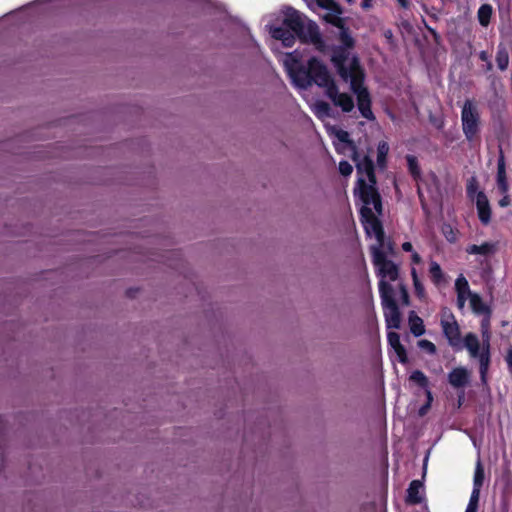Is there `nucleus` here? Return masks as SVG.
I'll return each instance as SVG.
<instances>
[{"label": "nucleus", "instance_id": "17", "mask_svg": "<svg viewBox=\"0 0 512 512\" xmlns=\"http://www.w3.org/2000/svg\"><path fill=\"white\" fill-rule=\"evenodd\" d=\"M448 381L454 388H462L469 382L468 370L464 367H456L448 374Z\"/></svg>", "mask_w": 512, "mask_h": 512}, {"label": "nucleus", "instance_id": "23", "mask_svg": "<svg viewBox=\"0 0 512 512\" xmlns=\"http://www.w3.org/2000/svg\"><path fill=\"white\" fill-rule=\"evenodd\" d=\"M496 63H497V67L501 70V71H504L508 68V65H509V53H508V49L507 47L500 43L497 47V52H496Z\"/></svg>", "mask_w": 512, "mask_h": 512}, {"label": "nucleus", "instance_id": "53", "mask_svg": "<svg viewBox=\"0 0 512 512\" xmlns=\"http://www.w3.org/2000/svg\"><path fill=\"white\" fill-rule=\"evenodd\" d=\"M401 247H402V250L405 252L413 251V245L410 242H404Z\"/></svg>", "mask_w": 512, "mask_h": 512}, {"label": "nucleus", "instance_id": "10", "mask_svg": "<svg viewBox=\"0 0 512 512\" xmlns=\"http://www.w3.org/2000/svg\"><path fill=\"white\" fill-rule=\"evenodd\" d=\"M450 317L451 321L445 319L441 320L442 331L448 340L449 345L455 350H461L463 345L461 341L460 328L457 321L455 320L454 315L451 314Z\"/></svg>", "mask_w": 512, "mask_h": 512}, {"label": "nucleus", "instance_id": "58", "mask_svg": "<svg viewBox=\"0 0 512 512\" xmlns=\"http://www.w3.org/2000/svg\"><path fill=\"white\" fill-rule=\"evenodd\" d=\"M137 291H138V289H132V288H130V289H128V290L126 291V295H127L128 297H130V298H133V297L135 296V294H136V292H137Z\"/></svg>", "mask_w": 512, "mask_h": 512}, {"label": "nucleus", "instance_id": "32", "mask_svg": "<svg viewBox=\"0 0 512 512\" xmlns=\"http://www.w3.org/2000/svg\"><path fill=\"white\" fill-rule=\"evenodd\" d=\"M478 188H479V183H478L477 178L475 176L470 177L466 183L467 198L470 199L471 201H474L476 199L477 193L481 191V190H478Z\"/></svg>", "mask_w": 512, "mask_h": 512}, {"label": "nucleus", "instance_id": "36", "mask_svg": "<svg viewBox=\"0 0 512 512\" xmlns=\"http://www.w3.org/2000/svg\"><path fill=\"white\" fill-rule=\"evenodd\" d=\"M480 493L473 489L465 512H477L479 506Z\"/></svg>", "mask_w": 512, "mask_h": 512}, {"label": "nucleus", "instance_id": "21", "mask_svg": "<svg viewBox=\"0 0 512 512\" xmlns=\"http://www.w3.org/2000/svg\"><path fill=\"white\" fill-rule=\"evenodd\" d=\"M470 306L474 313L483 314V315H491L490 308L483 302L482 298L476 294H470Z\"/></svg>", "mask_w": 512, "mask_h": 512}, {"label": "nucleus", "instance_id": "24", "mask_svg": "<svg viewBox=\"0 0 512 512\" xmlns=\"http://www.w3.org/2000/svg\"><path fill=\"white\" fill-rule=\"evenodd\" d=\"M468 254L489 255L495 252V245L490 242H484L481 245L472 244L466 248Z\"/></svg>", "mask_w": 512, "mask_h": 512}, {"label": "nucleus", "instance_id": "22", "mask_svg": "<svg viewBox=\"0 0 512 512\" xmlns=\"http://www.w3.org/2000/svg\"><path fill=\"white\" fill-rule=\"evenodd\" d=\"M464 346L469 351L470 356L476 358L481 353L478 337L474 333H468L464 338Z\"/></svg>", "mask_w": 512, "mask_h": 512}, {"label": "nucleus", "instance_id": "55", "mask_svg": "<svg viewBox=\"0 0 512 512\" xmlns=\"http://www.w3.org/2000/svg\"><path fill=\"white\" fill-rule=\"evenodd\" d=\"M479 59H480L481 61H484V62L489 61V55H488V53H487L486 51H481V52L479 53Z\"/></svg>", "mask_w": 512, "mask_h": 512}, {"label": "nucleus", "instance_id": "50", "mask_svg": "<svg viewBox=\"0 0 512 512\" xmlns=\"http://www.w3.org/2000/svg\"><path fill=\"white\" fill-rule=\"evenodd\" d=\"M424 391H425V395H426V403H429L430 405H432L433 394H432L430 387L424 389Z\"/></svg>", "mask_w": 512, "mask_h": 512}, {"label": "nucleus", "instance_id": "2", "mask_svg": "<svg viewBox=\"0 0 512 512\" xmlns=\"http://www.w3.org/2000/svg\"><path fill=\"white\" fill-rule=\"evenodd\" d=\"M379 293L388 329H399L401 312L394 297L393 286L388 281H379Z\"/></svg>", "mask_w": 512, "mask_h": 512}, {"label": "nucleus", "instance_id": "52", "mask_svg": "<svg viewBox=\"0 0 512 512\" xmlns=\"http://www.w3.org/2000/svg\"><path fill=\"white\" fill-rule=\"evenodd\" d=\"M430 408H431V405L429 403H425L424 405H422L419 408V415L420 416L426 415Z\"/></svg>", "mask_w": 512, "mask_h": 512}, {"label": "nucleus", "instance_id": "28", "mask_svg": "<svg viewBox=\"0 0 512 512\" xmlns=\"http://www.w3.org/2000/svg\"><path fill=\"white\" fill-rule=\"evenodd\" d=\"M409 380L422 389L428 388L430 384L428 377L421 370H414L410 374Z\"/></svg>", "mask_w": 512, "mask_h": 512}, {"label": "nucleus", "instance_id": "5", "mask_svg": "<svg viewBox=\"0 0 512 512\" xmlns=\"http://www.w3.org/2000/svg\"><path fill=\"white\" fill-rule=\"evenodd\" d=\"M355 196H358L363 206L373 205L375 211L382 214V200L376 188V184L367 183L364 178L359 177L354 188Z\"/></svg>", "mask_w": 512, "mask_h": 512}, {"label": "nucleus", "instance_id": "14", "mask_svg": "<svg viewBox=\"0 0 512 512\" xmlns=\"http://www.w3.org/2000/svg\"><path fill=\"white\" fill-rule=\"evenodd\" d=\"M289 74L296 86L300 88H307L311 85L309 62L307 63V67L301 64H298L295 67H290Z\"/></svg>", "mask_w": 512, "mask_h": 512}, {"label": "nucleus", "instance_id": "40", "mask_svg": "<svg viewBox=\"0 0 512 512\" xmlns=\"http://www.w3.org/2000/svg\"><path fill=\"white\" fill-rule=\"evenodd\" d=\"M325 19L328 23L335 26L339 30L346 27L345 20L343 18L339 17L338 15H327Z\"/></svg>", "mask_w": 512, "mask_h": 512}, {"label": "nucleus", "instance_id": "18", "mask_svg": "<svg viewBox=\"0 0 512 512\" xmlns=\"http://www.w3.org/2000/svg\"><path fill=\"white\" fill-rule=\"evenodd\" d=\"M424 487L423 483L420 480H413L410 482L409 487L407 489L406 503L410 505L420 504L423 501V496L421 492H423Z\"/></svg>", "mask_w": 512, "mask_h": 512}, {"label": "nucleus", "instance_id": "9", "mask_svg": "<svg viewBox=\"0 0 512 512\" xmlns=\"http://www.w3.org/2000/svg\"><path fill=\"white\" fill-rule=\"evenodd\" d=\"M350 80L351 90L357 95L363 89H367L364 86L365 73L360 65L358 57L354 56L350 62L349 69L347 70L346 78L344 81Z\"/></svg>", "mask_w": 512, "mask_h": 512}, {"label": "nucleus", "instance_id": "13", "mask_svg": "<svg viewBox=\"0 0 512 512\" xmlns=\"http://www.w3.org/2000/svg\"><path fill=\"white\" fill-rule=\"evenodd\" d=\"M349 52L345 47H334L331 55V62L337 70V73L342 79L346 78L347 70L346 61L348 60Z\"/></svg>", "mask_w": 512, "mask_h": 512}, {"label": "nucleus", "instance_id": "31", "mask_svg": "<svg viewBox=\"0 0 512 512\" xmlns=\"http://www.w3.org/2000/svg\"><path fill=\"white\" fill-rule=\"evenodd\" d=\"M429 274H430L431 281L435 285H438L443 281V278H444L443 271H442L440 265L435 261H432L430 263Z\"/></svg>", "mask_w": 512, "mask_h": 512}, {"label": "nucleus", "instance_id": "27", "mask_svg": "<svg viewBox=\"0 0 512 512\" xmlns=\"http://www.w3.org/2000/svg\"><path fill=\"white\" fill-rule=\"evenodd\" d=\"M406 161L408 166V171L412 178L415 181H418L421 178V168L418 163V159L416 156L408 154L406 155Z\"/></svg>", "mask_w": 512, "mask_h": 512}, {"label": "nucleus", "instance_id": "63", "mask_svg": "<svg viewBox=\"0 0 512 512\" xmlns=\"http://www.w3.org/2000/svg\"><path fill=\"white\" fill-rule=\"evenodd\" d=\"M462 398H463V395L459 397V400H458L459 406H461Z\"/></svg>", "mask_w": 512, "mask_h": 512}, {"label": "nucleus", "instance_id": "11", "mask_svg": "<svg viewBox=\"0 0 512 512\" xmlns=\"http://www.w3.org/2000/svg\"><path fill=\"white\" fill-rule=\"evenodd\" d=\"M326 96L333 102L337 107H340L343 112L349 113L354 109V100L348 93L339 92L338 86L331 85L325 91Z\"/></svg>", "mask_w": 512, "mask_h": 512}, {"label": "nucleus", "instance_id": "35", "mask_svg": "<svg viewBox=\"0 0 512 512\" xmlns=\"http://www.w3.org/2000/svg\"><path fill=\"white\" fill-rule=\"evenodd\" d=\"M335 136L340 142L346 144L349 147V149L351 150V153L353 151H355L356 149H358L357 146L355 145L354 141L351 140L350 135L347 131L338 129L335 131Z\"/></svg>", "mask_w": 512, "mask_h": 512}, {"label": "nucleus", "instance_id": "51", "mask_svg": "<svg viewBox=\"0 0 512 512\" xmlns=\"http://www.w3.org/2000/svg\"><path fill=\"white\" fill-rule=\"evenodd\" d=\"M411 261L413 264L418 265L422 262V258L417 252H413L411 255Z\"/></svg>", "mask_w": 512, "mask_h": 512}, {"label": "nucleus", "instance_id": "16", "mask_svg": "<svg viewBox=\"0 0 512 512\" xmlns=\"http://www.w3.org/2000/svg\"><path fill=\"white\" fill-rule=\"evenodd\" d=\"M387 340L389 345L397 354L399 362L402 364H406L408 362V355L405 347L402 345L400 341V335L397 332L389 331L387 333Z\"/></svg>", "mask_w": 512, "mask_h": 512}, {"label": "nucleus", "instance_id": "6", "mask_svg": "<svg viewBox=\"0 0 512 512\" xmlns=\"http://www.w3.org/2000/svg\"><path fill=\"white\" fill-rule=\"evenodd\" d=\"M310 79L311 84L314 83L321 88H325V91L331 85H335V81L328 71L327 66L318 58L312 57L309 60Z\"/></svg>", "mask_w": 512, "mask_h": 512}, {"label": "nucleus", "instance_id": "54", "mask_svg": "<svg viewBox=\"0 0 512 512\" xmlns=\"http://www.w3.org/2000/svg\"><path fill=\"white\" fill-rule=\"evenodd\" d=\"M397 1H398L399 5H400L402 8H404V9H408V8H410V6H411V2H410V0H397Z\"/></svg>", "mask_w": 512, "mask_h": 512}, {"label": "nucleus", "instance_id": "37", "mask_svg": "<svg viewBox=\"0 0 512 512\" xmlns=\"http://www.w3.org/2000/svg\"><path fill=\"white\" fill-rule=\"evenodd\" d=\"M507 179L506 175V164L505 157L502 151H500V155L497 162V176L496 180Z\"/></svg>", "mask_w": 512, "mask_h": 512}, {"label": "nucleus", "instance_id": "15", "mask_svg": "<svg viewBox=\"0 0 512 512\" xmlns=\"http://www.w3.org/2000/svg\"><path fill=\"white\" fill-rule=\"evenodd\" d=\"M356 96H357V105H358V109H359L361 116L370 121L374 120L375 116H374L372 108H371L372 101H371V96H370L368 89H363Z\"/></svg>", "mask_w": 512, "mask_h": 512}, {"label": "nucleus", "instance_id": "26", "mask_svg": "<svg viewBox=\"0 0 512 512\" xmlns=\"http://www.w3.org/2000/svg\"><path fill=\"white\" fill-rule=\"evenodd\" d=\"M493 8L490 4H482L477 12L478 21L481 26L487 27L491 21Z\"/></svg>", "mask_w": 512, "mask_h": 512}, {"label": "nucleus", "instance_id": "1", "mask_svg": "<svg viewBox=\"0 0 512 512\" xmlns=\"http://www.w3.org/2000/svg\"><path fill=\"white\" fill-rule=\"evenodd\" d=\"M271 34L274 39L280 40L285 47H292L296 42V38L302 43L313 44L320 51H323L325 47L317 23L307 20L299 11L292 7L287 8L282 25L274 27Z\"/></svg>", "mask_w": 512, "mask_h": 512}, {"label": "nucleus", "instance_id": "29", "mask_svg": "<svg viewBox=\"0 0 512 512\" xmlns=\"http://www.w3.org/2000/svg\"><path fill=\"white\" fill-rule=\"evenodd\" d=\"M339 41L341 43L340 47H345V49L348 50L354 48L355 40L352 37L350 30L347 26L340 30Z\"/></svg>", "mask_w": 512, "mask_h": 512}, {"label": "nucleus", "instance_id": "47", "mask_svg": "<svg viewBox=\"0 0 512 512\" xmlns=\"http://www.w3.org/2000/svg\"><path fill=\"white\" fill-rule=\"evenodd\" d=\"M502 195L503 197L498 201V205L502 208H505L510 205L511 200L508 193Z\"/></svg>", "mask_w": 512, "mask_h": 512}, {"label": "nucleus", "instance_id": "25", "mask_svg": "<svg viewBox=\"0 0 512 512\" xmlns=\"http://www.w3.org/2000/svg\"><path fill=\"white\" fill-rule=\"evenodd\" d=\"M390 147L386 141H380L377 145V166L380 169H385L387 166V156Z\"/></svg>", "mask_w": 512, "mask_h": 512}, {"label": "nucleus", "instance_id": "43", "mask_svg": "<svg viewBox=\"0 0 512 512\" xmlns=\"http://www.w3.org/2000/svg\"><path fill=\"white\" fill-rule=\"evenodd\" d=\"M338 168H339L340 174L345 177L350 176L353 172L352 165L346 160L340 161Z\"/></svg>", "mask_w": 512, "mask_h": 512}, {"label": "nucleus", "instance_id": "3", "mask_svg": "<svg viewBox=\"0 0 512 512\" xmlns=\"http://www.w3.org/2000/svg\"><path fill=\"white\" fill-rule=\"evenodd\" d=\"M462 131L467 141H474L480 133V113L476 104L466 99L461 109Z\"/></svg>", "mask_w": 512, "mask_h": 512}, {"label": "nucleus", "instance_id": "46", "mask_svg": "<svg viewBox=\"0 0 512 512\" xmlns=\"http://www.w3.org/2000/svg\"><path fill=\"white\" fill-rule=\"evenodd\" d=\"M447 228L449 229V232L443 230L444 235L449 242L453 243L456 241V234L450 226H447Z\"/></svg>", "mask_w": 512, "mask_h": 512}, {"label": "nucleus", "instance_id": "57", "mask_svg": "<svg viewBox=\"0 0 512 512\" xmlns=\"http://www.w3.org/2000/svg\"><path fill=\"white\" fill-rule=\"evenodd\" d=\"M4 431H5V423L2 419V417L0 416V440L2 439V437L4 435Z\"/></svg>", "mask_w": 512, "mask_h": 512}, {"label": "nucleus", "instance_id": "39", "mask_svg": "<svg viewBox=\"0 0 512 512\" xmlns=\"http://www.w3.org/2000/svg\"><path fill=\"white\" fill-rule=\"evenodd\" d=\"M455 287H456L457 293L468 294L469 296H470V294H472L469 289L468 281L463 276H460L457 278V280L455 282Z\"/></svg>", "mask_w": 512, "mask_h": 512}, {"label": "nucleus", "instance_id": "62", "mask_svg": "<svg viewBox=\"0 0 512 512\" xmlns=\"http://www.w3.org/2000/svg\"><path fill=\"white\" fill-rule=\"evenodd\" d=\"M423 512H429V509H428V506H427V505H425V506L423 507Z\"/></svg>", "mask_w": 512, "mask_h": 512}, {"label": "nucleus", "instance_id": "56", "mask_svg": "<svg viewBox=\"0 0 512 512\" xmlns=\"http://www.w3.org/2000/svg\"><path fill=\"white\" fill-rule=\"evenodd\" d=\"M373 0H362L361 6L363 9H368L371 7Z\"/></svg>", "mask_w": 512, "mask_h": 512}, {"label": "nucleus", "instance_id": "20", "mask_svg": "<svg viewBox=\"0 0 512 512\" xmlns=\"http://www.w3.org/2000/svg\"><path fill=\"white\" fill-rule=\"evenodd\" d=\"M408 321L410 331L415 337H420L425 333L424 322L414 311L409 313Z\"/></svg>", "mask_w": 512, "mask_h": 512}, {"label": "nucleus", "instance_id": "44", "mask_svg": "<svg viewBox=\"0 0 512 512\" xmlns=\"http://www.w3.org/2000/svg\"><path fill=\"white\" fill-rule=\"evenodd\" d=\"M497 189L501 194H506L509 191V183L507 179L496 180Z\"/></svg>", "mask_w": 512, "mask_h": 512}, {"label": "nucleus", "instance_id": "19", "mask_svg": "<svg viewBox=\"0 0 512 512\" xmlns=\"http://www.w3.org/2000/svg\"><path fill=\"white\" fill-rule=\"evenodd\" d=\"M480 364V378L483 383L486 382V375L490 365V344H484L483 349L477 357Z\"/></svg>", "mask_w": 512, "mask_h": 512}, {"label": "nucleus", "instance_id": "12", "mask_svg": "<svg viewBox=\"0 0 512 512\" xmlns=\"http://www.w3.org/2000/svg\"><path fill=\"white\" fill-rule=\"evenodd\" d=\"M475 205L479 221L483 225H488L491 222L492 209L487 195L484 191H480L476 195Z\"/></svg>", "mask_w": 512, "mask_h": 512}, {"label": "nucleus", "instance_id": "48", "mask_svg": "<svg viewBox=\"0 0 512 512\" xmlns=\"http://www.w3.org/2000/svg\"><path fill=\"white\" fill-rule=\"evenodd\" d=\"M466 295L467 294L457 293V306H458V308L462 309L465 306V302H466V298H467Z\"/></svg>", "mask_w": 512, "mask_h": 512}, {"label": "nucleus", "instance_id": "41", "mask_svg": "<svg viewBox=\"0 0 512 512\" xmlns=\"http://www.w3.org/2000/svg\"><path fill=\"white\" fill-rule=\"evenodd\" d=\"M490 315H486L481 321V331L483 338H486V344L489 343Z\"/></svg>", "mask_w": 512, "mask_h": 512}, {"label": "nucleus", "instance_id": "64", "mask_svg": "<svg viewBox=\"0 0 512 512\" xmlns=\"http://www.w3.org/2000/svg\"><path fill=\"white\" fill-rule=\"evenodd\" d=\"M387 37H391L392 36V32L389 31L388 34L386 35Z\"/></svg>", "mask_w": 512, "mask_h": 512}, {"label": "nucleus", "instance_id": "33", "mask_svg": "<svg viewBox=\"0 0 512 512\" xmlns=\"http://www.w3.org/2000/svg\"><path fill=\"white\" fill-rule=\"evenodd\" d=\"M483 481H484V469L481 464V461L478 460L477 464H476V468H475V473H474L473 489H477V492L480 493V488L483 485Z\"/></svg>", "mask_w": 512, "mask_h": 512}, {"label": "nucleus", "instance_id": "8", "mask_svg": "<svg viewBox=\"0 0 512 512\" xmlns=\"http://www.w3.org/2000/svg\"><path fill=\"white\" fill-rule=\"evenodd\" d=\"M373 152L371 147L368 148V153L361 157L358 149L351 153V158L355 162L357 173L358 174H366L368 181L372 184L377 183L376 174H375V166L374 162L371 158L370 153Z\"/></svg>", "mask_w": 512, "mask_h": 512}, {"label": "nucleus", "instance_id": "4", "mask_svg": "<svg viewBox=\"0 0 512 512\" xmlns=\"http://www.w3.org/2000/svg\"><path fill=\"white\" fill-rule=\"evenodd\" d=\"M371 254L380 281H386V279L392 282L396 281L399 277L398 265L387 259L385 252L380 247H371Z\"/></svg>", "mask_w": 512, "mask_h": 512}, {"label": "nucleus", "instance_id": "61", "mask_svg": "<svg viewBox=\"0 0 512 512\" xmlns=\"http://www.w3.org/2000/svg\"><path fill=\"white\" fill-rule=\"evenodd\" d=\"M428 30L433 34V35H436V31L430 27H428Z\"/></svg>", "mask_w": 512, "mask_h": 512}, {"label": "nucleus", "instance_id": "59", "mask_svg": "<svg viewBox=\"0 0 512 512\" xmlns=\"http://www.w3.org/2000/svg\"><path fill=\"white\" fill-rule=\"evenodd\" d=\"M4 467V456L3 453H0V472L2 471Z\"/></svg>", "mask_w": 512, "mask_h": 512}, {"label": "nucleus", "instance_id": "38", "mask_svg": "<svg viewBox=\"0 0 512 512\" xmlns=\"http://www.w3.org/2000/svg\"><path fill=\"white\" fill-rule=\"evenodd\" d=\"M318 5L336 14L341 13V7L335 0H318Z\"/></svg>", "mask_w": 512, "mask_h": 512}, {"label": "nucleus", "instance_id": "45", "mask_svg": "<svg viewBox=\"0 0 512 512\" xmlns=\"http://www.w3.org/2000/svg\"><path fill=\"white\" fill-rule=\"evenodd\" d=\"M401 299L404 305H409V294L405 285H400Z\"/></svg>", "mask_w": 512, "mask_h": 512}, {"label": "nucleus", "instance_id": "49", "mask_svg": "<svg viewBox=\"0 0 512 512\" xmlns=\"http://www.w3.org/2000/svg\"><path fill=\"white\" fill-rule=\"evenodd\" d=\"M506 362H507L509 370L512 372V347L509 348L507 351Z\"/></svg>", "mask_w": 512, "mask_h": 512}, {"label": "nucleus", "instance_id": "60", "mask_svg": "<svg viewBox=\"0 0 512 512\" xmlns=\"http://www.w3.org/2000/svg\"><path fill=\"white\" fill-rule=\"evenodd\" d=\"M492 69H493V64H492V62L489 60V61H487V62H486V70H487V71H490V70H492Z\"/></svg>", "mask_w": 512, "mask_h": 512}, {"label": "nucleus", "instance_id": "7", "mask_svg": "<svg viewBox=\"0 0 512 512\" xmlns=\"http://www.w3.org/2000/svg\"><path fill=\"white\" fill-rule=\"evenodd\" d=\"M360 218L364 229L368 235H374L378 241H383L384 229L381 221L374 214L372 209L367 206H362L360 209Z\"/></svg>", "mask_w": 512, "mask_h": 512}, {"label": "nucleus", "instance_id": "34", "mask_svg": "<svg viewBox=\"0 0 512 512\" xmlns=\"http://www.w3.org/2000/svg\"><path fill=\"white\" fill-rule=\"evenodd\" d=\"M411 276H412V280H413L415 295L419 299H424L426 296L425 288H424L423 284L421 283L415 268H412Z\"/></svg>", "mask_w": 512, "mask_h": 512}, {"label": "nucleus", "instance_id": "30", "mask_svg": "<svg viewBox=\"0 0 512 512\" xmlns=\"http://www.w3.org/2000/svg\"><path fill=\"white\" fill-rule=\"evenodd\" d=\"M314 113L319 119L331 117L332 108L330 104L325 101H317L314 106Z\"/></svg>", "mask_w": 512, "mask_h": 512}, {"label": "nucleus", "instance_id": "42", "mask_svg": "<svg viewBox=\"0 0 512 512\" xmlns=\"http://www.w3.org/2000/svg\"><path fill=\"white\" fill-rule=\"evenodd\" d=\"M418 346L429 354H435L437 350L435 344L426 339L419 340Z\"/></svg>", "mask_w": 512, "mask_h": 512}]
</instances>
